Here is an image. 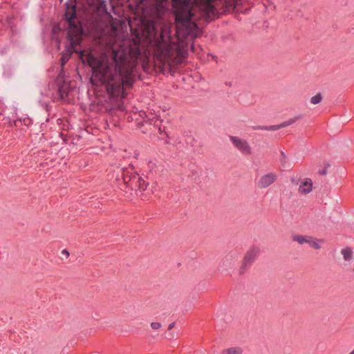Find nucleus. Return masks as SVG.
<instances>
[{"label":"nucleus","instance_id":"cd10ccee","mask_svg":"<svg viewBox=\"0 0 354 354\" xmlns=\"http://www.w3.org/2000/svg\"><path fill=\"white\" fill-rule=\"evenodd\" d=\"M62 254L66 255V257L69 256V252L66 249L63 250L62 251Z\"/></svg>","mask_w":354,"mask_h":354},{"label":"nucleus","instance_id":"f257e3e1","mask_svg":"<svg viewBox=\"0 0 354 354\" xmlns=\"http://www.w3.org/2000/svg\"><path fill=\"white\" fill-rule=\"evenodd\" d=\"M89 65L92 68L91 84L95 87L102 86L106 91L104 95L97 98V110L109 115L115 110L123 111L120 100L126 96L124 86L133 85L127 56L115 51L111 59L89 57Z\"/></svg>","mask_w":354,"mask_h":354},{"label":"nucleus","instance_id":"f8f14e48","mask_svg":"<svg viewBox=\"0 0 354 354\" xmlns=\"http://www.w3.org/2000/svg\"><path fill=\"white\" fill-rule=\"evenodd\" d=\"M277 180V176L274 173H269L263 176L258 182L260 188H266Z\"/></svg>","mask_w":354,"mask_h":354},{"label":"nucleus","instance_id":"0eeeda50","mask_svg":"<svg viewBox=\"0 0 354 354\" xmlns=\"http://www.w3.org/2000/svg\"><path fill=\"white\" fill-rule=\"evenodd\" d=\"M230 140L234 146L239 149L242 153L249 155L252 153V149L248 142L239 137L230 136Z\"/></svg>","mask_w":354,"mask_h":354},{"label":"nucleus","instance_id":"4be33fe9","mask_svg":"<svg viewBox=\"0 0 354 354\" xmlns=\"http://www.w3.org/2000/svg\"><path fill=\"white\" fill-rule=\"evenodd\" d=\"M281 157L280 161H281L282 166L284 167L286 163L287 157L283 151H281Z\"/></svg>","mask_w":354,"mask_h":354},{"label":"nucleus","instance_id":"b1692460","mask_svg":"<svg viewBox=\"0 0 354 354\" xmlns=\"http://www.w3.org/2000/svg\"><path fill=\"white\" fill-rule=\"evenodd\" d=\"M162 326L160 322H151V327L153 330H158Z\"/></svg>","mask_w":354,"mask_h":354},{"label":"nucleus","instance_id":"393cba45","mask_svg":"<svg viewBox=\"0 0 354 354\" xmlns=\"http://www.w3.org/2000/svg\"><path fill=\"white\" fill-rule=\"evenodd\" d=\"M75 53H77L78 55V57L80 59H83V57L85 56V52L82 50H78L77 49V51L75 52Z\"/></svg>","mask_w":354,"mask_h":354},{"label":"nucleus","instance_id":"f03ea898","mask_svg":"<svg viewBox=\"0 0 354 354\" xmlns=\"http://www.w3.org/2000/svg\"><path fill=\"white\" fill-rule=\"evenodd\" d=\"M171 5L176 26L183 30L185 37L195 36L198 26L192 21L190 0H171Z\"/></svg>","mask_w":354,"mask_h":354},{"label":"nucleus","instance_id":"7c9ffc66","mask_svg":"<svg viewBox=\"0 0 354 354\" xmlns=\"http://www.w3.org/2000/svg\"><path fill=\"white\" fill-rule=\"evenodd\" d=\"M292 183H295V180L294 178L292 179Z\"/></svg>","mask_w":354,"mask_h":354},{"label":"nucleus","instance_id":"72a5a7b5","mask_svg":"<svg viewBox=\"0 0 354 354\" xmlns=\"http://www.w3.org/2000/svg\"><path fill=\"white\" fill-rule=\"evenodd\" d=\"M59 1H60V2H62L63 0H59Z\"/></svg>","mask_w":354,"mask_h":354},{"label":"nucleus","instance_id":"a878e982","mask_svg":"<svg viewBox=\"0 0 354 354\" xmlns=\"http://www.w3.org/2000/svg\"><path fill=\"white\" fill-rule=\"evenodd\" d=\"M24 124L26 126H29L30 124L32 123V120L30 118H25L23 120Z\"/></svg>","mask_w":354,"mask_h":354},{"label":"nucleus","instance_id":"2f4dec72","mask_svg":"<svg viewBox=\"0 0 354 354\" xmlns=\"http://www.w3.org/2000/svg\"><path fill=\"white\" fill-rule=\"evenodd\" d=\"M350 354H354V349L350 353Z\"/></svg>","mask_w":354,"mask_h":354},{"label":"nucleus","instance_id":"aec40b11","mask_svg":"<svg viewBox=\"0 0 354 354\" xmlns=\"http://www.w3.org/2000/svg\"><path fill=\"white\" fill-rule=\"evenodd\" d=\"M322 95L320 93H318L315 96L310 98V102L313 104H317L322 102Z\"/></svg>","mask_w":354,"mask_h":354},{"label":"nucleus","instance_id":"9b49d317","mask_svg":"<svg viewBox=\"0 0 354 354\" xmlns=\"http://www.w3.org/2000/svg\"><path fill=\"white\" fill-rule=\"evenodd\" d=\"M57 86V92L58 95L62 100H64L68 97V93L71 90L70 83L62 80L58 81Z\"/></svg>","mask_w":354,"mask_h":354},{"label":"nucleus","instance_id":"f704fd0d","mask_svg":"<svg viewBox=\"0 0 354 354\" xmlns=\"http://www.w3.org/2000/svg\"><path fill=\"white\" fill-rule=\"evenodd\" d=\"M353 271L354 272V267H353Z\"/></svg>","mask_w":354,"mask_h":354},{"label":"nucleus","instance_id":"c756f323","mask_svg":"<svg viewBox=\"0 0 354 354\" xmlns=\"http://www.w3.org/2000/svg\"><path fill=\"white\" fill-rule=\"evenodd\" d=\"M77 0H68L67 2H71V3H77Z\"/></svg>","mask_w":354,"mask_h":354},{"label":"nucleus","instance_id":"7ed1b4c3","mask_svg":"<svg viewBox=\"0 0 354 354\" xmlns=\"http://www.w3.org/2000/svg\"><path fill=\"white\" fill-rule=\"evenodd\" d=\"M115 172L116 180H122L123 185L130 190H134L136 192L147 190L149 184L135 171L132 165L129 164L127 167H117Z\"/></svg>","mask_w":354,"mask_h":354},{"label":"nucleus","instance_id":"c9c22d12","mask_svg":"<svg viewBox=\"0 0 354 354\" xmlns=\"http://www.w3.org/2000/svg\"><path fill=\"white\" fill-rule=\"evenodd\" d=\"M350 354V353H349Z\"/></svg>","mask_w":354,"mask_h":354},{"label":"nucleus","instance_id":"6e6552de","mask_svg":"<svg viewBox=\"0 0 354 354\" xmlns=\"http://www.w3.org/2000/svg\"><path fill=\"white\" fill-rule=\"evenodd\" d=\"M292 241H296L299 244L308 243L309 245L315 249L319 250L321 245L319 243V240L310 236L295 235L292 236Z\"/></svg>","mask_w":354,"mask_h":354},{"label":"nucleus","instance_id":"c85d7f7f","mask_svg":"<svg viewBox=\"0 0 354 354\" xmlns=\"http://www.w3.org/2000/svg\"><path fill=\"white\" fill-rule=\"evenodd\" d=\"M175 326V322H172L171 323L169 326H168V330H171Z\"/></svg>","mask_w":354,"mask_h":354},{"label":"nucleus","instance_id":"a211bd4d","mask_svg":"<svg viewBox=\"0 0 354 354\" xmlns=\"http://www.w3.org/2000/svg\"><path fill=\"white\" fill-rule=\"evenodd\" d=\"M73 54L71 53V51H65L64 50L62 53V56L60 58V63H61V66L62 67L67 63V62L68 61V59H70V57Z\"/></svg>","mask_w":354,"mask_h":354},{"label":"nucleus","instance_id":"dca6fc26","mask_svg":"<svg viewBox=\"0 0 354 354\" xmlns=\"http://www.w3.org/2000/svg\"><path fill=\"white\" fill-rule=\"evenodd\" d=\"M139 115L143 119L144 122H147L148 121L153 122L154 125H156V126H158V124H157L158 122L159 123L161 122V121L159 120L158 119H157L156 117H153L152 118H149V116L147 115L146 112H145V111H140Z\"/></svg>","mask_w":354,"mask_h":354},{"label":"nucleus","instance_id":"473e14b6","mask_svg":"<svg viewBox=\"0 0 354 354\" xmlns=\"http://www.w3.org/2000/svg\"><path fill=\"white\" fill-rule=\"evenodd\" d=\"M63 140L66 142V139L64 138Z\"/></svg>","mask_w":354,"mask_h":354},{"label":"nucleus","instance_id":"412c9836","mask_svg":"<svg viewBox=\"0 0 354 354\" xmlns=\"http://www.w3.org/2000/svg\"><path fill=\"white\" fill-rule=\"evenodd\" d=\"M330 167V164L329 163H326L325 167H324V168L323 169H319L318 171V174L319 175H326L327 174V169L328 167Z\"/></svg>","mask_w":354,"mask_h":354},{"label":"nucleus","instance_id":"f3484780","mask_svg":"<svg viewBox=\"0 0 354 354\" xmlns=\"http://www.w3.org/2000/svg\"><path fill=\"white\" fill-rule=\"evenodd\" d=\"M342 254L345 261H349L352 259L353 252L351 248H346L342 250Z\"/></svg>","mask_w":354,"mask_h":354},{"label":"nucleus","instance_id":"ddd939ff","mask_svg":"<svg viewBox=\"0 0 354 354\" xmlns=\"http://www.w3.org/2000/svg\"><path fill=\"white\" fill-rule=\"evenodd\" d=\"M299 192L302 194H307L313 190V181L310 178H305L299 187Z\"/></svg>","mask_w":354,"mask_h":354},{"label":"nucleus","instance_id":"4468645a","mask_svg":"<svg viewBox=\"0 0 354 354\" xmlns=\"http://www.w3.org/2000/svg\"><path fill=\"white\" fill-rule=\"evenodd\" d=\"M89 5L97 14H104L107 12L106 1L105 0L98 1V3L91 2Z\"/></svg>","mask_w":354,"mask_h":354},{"label":"nucleus","instance_id":"423d86ee","mask_svg":"<svg viewBox=\"0 0 354 354\" xmlns=\"http://www.w3.org/2000/svg\"><path fill=\"white\" fill-rule=\"evenodd\" d=\"M303 118H304V115L299 114V115L295 116L294 118L289 119L288 120L283 122L282 123H281L279 124L268 125V126L259 125V126L253 127V129L255 130L277 131L280 129L290 126V125L295 123L298 120L302 119Z\"/></svg>","mask_w":354,"mask_h":354},{"label":"nucleus","instance_id":"6ab92c4d","mask_svg":"<svg viewBox=\"0 0 354 354\" xmlns=\"http://www.w3.org/2000/svg\"><path fill=\"white\" fill-rule=\"evenodd\" d=\"M243 350L240 347H231L223 351V354H242Z\"/></svg>","mask_w":354,"mask_h":354},{"label":"nucleus","instance_id":"bb28decb","mask_svg":"<svg viewBox=\"0 0 354 354\" xmlns=\"http://www.w3.org/2000/svg\"><path fill=\"white\" fill-rule=\"evenodd\" d=\"M158 132L160 134L165 133L168 136L167 133L165 131V127H161L160 125H159L158 126Z\"/></svg>","mask_w":354,"mask_h":354},{"label":"nucleus","instance_id":"39448f33","mask_svg":"<svg viewBox=\"0 0 354 354\" xmlns=\"http://www.w3.org/2000/svg\"><path fill=\"white\" fill-rule=\"evenodd\" d=\"M260 254V248L257 245L251 247L244 255L242 265L239 270V274H243L246 270L250 268L255 262Z\"/></svg>","mask_w":354,"mask_h":354},{"label":"nucleus","instance_id":"20e7f679","mask_svg":"<svg viewBox=\"0 0 354 354\" xmlns=\"http://www.w3.org/2000/svg\"><path fill=\"white\" fill-rule=\"evenodd\" d=\"M68 27L66 34L71 33L72 35L84 37L86 35H93L98 34L101 30L100 23L97 20H93L90 22L86 30L83 21L76 20L67 21Z\"/></svg>","mask_w":354,"mask_h":354},{"label":"nucleus","instance_id":"1a4fd4ad","mask_svg":"<svg viewBox=\"0 0 354 354\" xmlns=\"http://www.w3.org/2000/svg\"><path fill=\"white\" fill-rule=\"evenodd\" d=\"M64 17L66 22L77 19V3H71V2H66L65 3V13Z\"/></svg>","mask_w":354,"mask_h":354},{"label":"nucleus","instance_id":"2eb2a0df","mask_svg":"<svg viewBox=\"0 0 354 354\" xmlns=\"http://www.w3.org/2000/svg\"><path fill=\"white\" fill-rule=\"evenodd\" d=\"M155 10L159 17L163 16L168 10L167 1H161L155 5Z\"/></svg>","mask_w":354,"mask_h":354},{"label":"nucleus","instance_id":"5701e85b","mask_svg":"<svg viewBox=\"0 0 354 354\" xmlns=\"http://www.w3.org/2000/svg\"><path fill=\"white\" fill-rule=\"evenodd\" d=\"M62 28L59 24H57L53 27L52 32L53 35H56L59 32L62 31Z\"/></svg>","mask_w":354,"mask_h":354},{"label":"nucleus","instance_id":"9d476101","mask_svg":"<svg viewBox=\"0 0 354 354\" xmlns=\"http://www.w3.org/2000/svg\"><path fill=\"white\" fill-rule=\"evenodd\" d=\"M78 36L72 35L71 33L66 34V44H65V51H71L73 54L77 51V46L80 44Z\"/></svg>","mask_w":354,"mask_h":354}]
</instances>
